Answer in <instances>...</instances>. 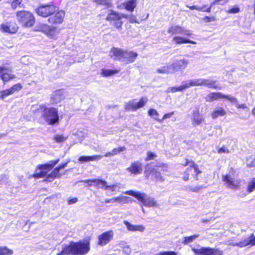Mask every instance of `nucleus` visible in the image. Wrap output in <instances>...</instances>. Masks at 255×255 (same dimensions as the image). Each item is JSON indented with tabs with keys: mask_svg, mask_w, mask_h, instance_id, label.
Wrapping results in <instances>:
<instances>
[{
	"mask_svg": "<svg viewBox=\"0 0 255 255\" xmlns=\"http://www.w3.org/2000/svg\"><path fill=\"white\" fill-rule=\"evenodd\" d=\"M90 250V243L88 240L71 242L68 246L67 251L71 255H85Z\"/></svg>",
	"mask_w": 255,
	"mask_h": 255,
	"instance_id": "obj_1",
	"label": "nucleus"
},
{
	"mask_svg": "<svg viewBox=\"0 0 255 255\" xmlns=\"http://www.w3.org/2000/svg\"><path fill=\"white\" fill-rule=\"evenodd\" d=\"M16 16L18 22L23 27H31L35 23V17L34 14L30 11L26 10L17 11L16 13Z\"/></svg>",
	"mask_w": 255,
	"mask_h": 255,
	"instance_id": "obj_2",
	"label": "nucleus"
},
{
	"mask_svg": "<svg viewBox=\"0 0 255 255\" xmlns=\"http://www.w3.org/2000/svg\"><path fill=\"white\" fill-rule=\"evenodd\" d=\"M124 193L134 197L144 206L147 207H159L158 203L154 198L148 196L144 193L133 190L127 191Z\"/></svg>",
	"mask_w": 255,
	"mask_h": 255,
	"instance_id": "obj_3",
	"label": "nucleus"
},
{
	"mask_svg": "<svg viewBox=\"0 0 255 255\" xmlns=\"http://www.w3.org/2000/svg\"><path fill=\"white\" fill-rule=\"evenodd\" d=\"M127 15L121 14L119 12L111 9L106 17V20L110 24L119 30L123 28L124 22L122 20L123 17L127 18Z\"/></svg>",
	"mask_w": 255,
	"mask_h": 255,
	"instance_id": "obj_4",
	"label": "nucleus"
},
{
	"mask_svg": "<svg viewBox=\"0 0 255 255\" xmlns=\"http://www.w3.org/2000/svg\"><path fill=\"white\" fill-rule=\"evenodd\" d=\"M57 7V6L52 3L42 4L35 9V12L41 17L44 18L49 17L56 11Z\"/></svg>",
	"mask_w": 255,
	"mask_h": 255,
	"instance_id": "obj_5",
	"label": "nucleus"
},
{
	"mask_svg": "<svg viewBox=\"0 0 255 255\" xmlns=\"http://www.w3.org/2000/svg\"><path fill=\"white\" fill-rule=\"evenodd\" d=\"M8 63H3L0 66V78L4 84L15 78L11 67L7 66Z\"/></svg>",
	"mask_w": 255,
	"mask_h": 255,
	"instance_id": "obj_6",
	"label": "nucleus"
},
{
	"mask_svg": "<svg viewBox=\"0 0 255 255\" xmlns=\"http://www.w3.org/2000/svg\"><path fill=\"white\" fill-rule=\"evenodd\" d=\"M148 101L146 97H141L138 101L134 99L126 104L125 108L128 110L136 111L144 107Z\"/></svg>",
	"mask_w": 255,
	"mask_h": 255,
	"instance_id": "obj_7",
	"label": "nucleus"
},
{
	"mask_svg": "<svg viewBox=\"0 0 255 255\" xmlns=\"http://www.w3.org/2000/svg\"><path fill=\"white\" fill-rule=\"evenodd\" d=\"M65 17V11L60 9L57 6L56 11L48 19L49 23L53 25H59L63 23Z\"/></svg>",
	"mask_w": 255,
	"mask_h": 255,
	"instance_id": "obj_8",
	"label": "nucleus"
},
{
	"mask_svg": "<svg viewBox=\"0 0 255 255\" xmlns=\"http://www.w3.org/2000/svg\"><path fill=\"white\" fill-rule=\"evenodd\" d=\"M220 99H226L233 103H236L237 101L236 98L223 95L220 92H211L208 94L205 98V101L208 102H211Z\"/></svg>",
	"mask_w": 255,
	"mask_h": 255,
	"instance_id": "obj_9",
	"label": "nucleus"
},
{
	"mask_svg": "<svg viewBox=\"0 0 255 255\" xmlns=\"http://www.w3.org/2000/svg\"><path fill=\"white\" fill-rule=\"evenodd\" d=\"M19 29V27L14 20L3 23L0 25V30L3 33H7L10 34L16 33Z\"/></svg>",
	"mask_w": 255,
	"mask_h": 255,
	"instance_id": "obj_10",
	"label": "nucleus"
},
{
	"mask_svg": "<svg viewBox=\"0 0 255 255\" xmlns=\"http://www.w3.org/2000/svg\"><path fill=\"white\" fill-rule=\"evenodd\" d=\"M192 250L195 255H223V252L216 249L201 247Z\"/></svg>",
	"mask_w": 255,
	"mask_h": 255,
	"instance_id": "obj_11",
	"label": "nucleus"
},
{
	"mask_svg": "<svg viewBox=\"0 0 255 255\" xmlns=\"http://www.w3.org/2000/svg\"><path fill=\"white\" fill-rule=\"evenodd\" d=\"M22 87L23 86L21 83H17L12 85L9 88L0 91V99L3 100L5 97L20 91Z\"/></svg>",
	"mask_w": 255,
	"mask_h": 255,
	"instance_id": "obj_12",
	"label": "nucleus"
},
{
	"mask_svg": "<svg viewBox=\"0 0 255 255\" xmlns=\"http://www.w3.org/2000/svg\"><path fill=\"white\" fill-rule=\"evenodd\" d=\"M22 87L23 86L21 83H17L12 85L9 88L0 91V99L3 100L5 97L20 91Z\"/></svg>",
	"mask_w": 255,
	"mask_h": 255,
	"instance_id": "obj_13",
	"label": "nucleus"
},
{
	"mask_svg": "<svg viewBox=\"0 0 255 255\" xmlns=\"http://www.w3.org/2000/svg\"><path fill=\"white\" fill-rule=\"evenodd\" d=\"M222 180L225 182L226 186L228 188L236 189L240 187V181L233 179L231 175L228 174L223 175Z\"/></svg>",
	"mask_w": 255,
	"mask_h": 255,
	"instance_id": "obj_14",
	"label": "nucleus"
},
{
	"mask_svg": "<svg viewBox=\"0 0 255 255\" xmlns=\"http://www.w3.org/2000/svg\"><path fill=\"white\" fill-rule=\"evenodd\" d=\"M59 161V160L56 161H52L50 163L46 164L45 165L39 166V168L41 170L40 173H36L33 174V177L35 178H41L44 177L46 174L47 171L51 170Z\"/></svg>",
	"mask_w": 255,
	"mask_h": 255,
	"instance_id": "obj_15",
	"label": "nucleus"
},
{
	"mask_svg": "<svg viewBox=\"0 0 255 255\" xmlns=\"http://www.w3.org/2000/svg\"><path fill=\"white\" fill-rule=\"evenodd\" d=\"M228 245H232L233 246H238L243 248L247 246H255V235L252 234L248 238L245 239L239 243H229Z\"/></svg>",
	"mask_w": 255,
	"mask_h": 255,
	"instance_id": "obj_16",
	"label": "nucleus"
},
{
	"mask_svg": "<svg viewBox=\"0 0 255 255\" xmlns=\"http://www.w3.org/2000/svg\"><path fill=\"white\" fill-rule=\"evenodd\" d=\"M114 232L112 230L106 232L98 237V245L104 246L108 244L113 239Z\"/></svg>",
	"mask_w": 255,
	"mask_h": 255,
	"instance_id": "obj_17",
	"label": "nucleus"
},
{
	"mask_svg": "<svg viewBox=\"0 0 255 255\" xmlns=\"http://www.w3.org/2000/svg\"><path fill=\"white\" fill-rule=\"evenodd\" d=\"M125 50L118 47H113L110 51V57L114 60L122 61Z\"/></svg>",
	"mask_w": 255,
	"mask_h": 255,
	"instance_id": "obj_18",
	"label": "nucleus"
},
{
	"mask_svg": "<svg viewBox=\"0 0 255 255\" xmlns=\"http://www.w3.org/2000/svg\"><path fill=\"white\" fill-rule=\"evenodd\" d=\"M138 56V54L132 51L125 50L124 56L122 61L126 64L133 63L135 61Z\"/></svg>",
	"mask_w": 255,
	"mask_h": 255,
	"instance_id": "obj_19",
	"label": "nucleus"
},
{
	"mask_svg": "<svg viewBox=\"0 0 255 255\" xmlns=\"http://www.w3.org/2000/svg\"><path fill=\"white\" fill-rule=\"evenodd\" d=\"M188 64V61L186 59H180L176 60L175 62L170 64L171 67V69L172 73L185 68Z\"/></svg>",
	"mask_w": 255,
	"mask_h": 255,
	"instance_id": "obj_20",
	"label": "nucleus"
},
{
	"mask_svg": "<svg viewBox=\"0 0 255 255\" xmlns=\"http://www.w3.org/2000/svg\"><path fill=\"white\" fill-rule=\"evenodd\" d=\"M168 32L170 34H184V35L190 36L191 35L189 30H185L183 27L179 25H172L168 29Z\"/></svg>",
	"mask_w": 255,
	"mask_h": 255,
	"instance_id": "obj_21",
	"label": "nucleus"
},
{
	"mask_svg": "<svg viewBox=\"0 0 255 255\" xmlns=\"http://www.w3.org/2000/svg\"><path fill=\"white\" fill-rule=\"evenodd\" d=\"M57 113H45L43 117L48 125H54L58 122Z\"/></svg>",
	"mask_w": 255,
	"mask_h": 255,
	"instance_id": "obj_22",
	"label": "nucleus"
},
{
	"mask_svg": "<svg viewBox=\"0 0 255 255\" xmlns=\"http://www.w3.org/2000/svg\"><path fill=\"white\" fill-rule=\"evenodd\" d=\"M127 170L133 174H138L142 172V164L138 161H135L131 163L129 167L127 168Z\"/></svg>",
	"mask_w": 255,
	"mask_h": 255,
	"instance_id": "obj_23",
	"label": "nucleus"
},
{
	"mask_svg": "<svg viewBox=\"0 0 255 255\" xmlns=\"http://www.w3.org/2000/svg\"><path fill=\"white\" fill-rule=\"evenodd\" d=\"M45 28L43 30V32L48 37L51 38H55L56 36L59 33V30L56 27L45 25Z\"/></svg>",
	"mask_w": 255,
	"mask_h": 255,
	"instance_id": "obj_24",
	"label": "nucleus"
},
{
	"mask_svg": "<svg viewBox=\"0 0 255 255\" xmlns=\"http://www.w3.org/2000/svg\"><path fill=\"white\" fill-rule=\"evenodd\" d=\"M124 223L126 226L128 230L129 231H139L140 232H143L145 229V227L142 225H133L127 221H124Z\"/></svg>",
	"mask_w": 255,
	"mask_h": 255,
	"instance_id": "obj_25",
	"label": "nucleus"
},
{
	"mask_svg": "<svg viewBox=\"0 0 255 255\" xmlns=\"http://www.w3.org/2000/svg\"><path fill=\"white\" fill-rule=\"evenodd\" d=\"M121 189V184L115 183L113 185H108L107 183V186L105 189V190L107 191V194H111L113 195L116 192H119Z\"/></svg>",
	"mask_w": 255,
	"mask_h": 255,
	"instance_id": "obj_26",
	"label": "nucleus"
},
{
	"mask_svg": "<svg viewBox=\"0 0 255 255\" xmlns=\"http://www.w3.org/2000/svg\"><path fill=\"white\" fill-rule=\"evenodd\" d=\"M103 156L101 155H94L92 156H80L78 160L82 162H87L90 161H98L101 159Z\"/></svg>",
	"mask_w": 255,
	"mask_h": 255,
	"instance_id": "obj_27",
	"label": "nucleus"
},
{
	"mask_svg": "<svg viewBox=\"0 0 255 255\" xmlns=\"http://www.w3.org/2000/svg\"><path fill=\"white\" fill-rule=\"evenodd\" d=\"M173 41L174 42L175 44L177 45L186 43L195 44L196 43V42L194 41L190 40L188 39L179 36H174L173 38Z\"/></svg>",
	"mask_w": 255,
	"mask_h": 255,
	"instance_id": "obj_28",
	"label": "nucleus"
},
{
	"mask_svg": "<svg viewBox=\"0 0 255 255\" xmlns=\"http://www.w3.org/2000/svg\"><path fill=\"white\" fill-rule=\"evenodd\" d=\"M63 99V93L61 90L55 91L51 98V102L52 104H56L60 102Z\"/></svg>",
	"mask_w": 255,
	"mask_h": 255,
	"instance_id": "obj_29",
	"label": "nucleus"
},
{
	"mask_svg": "<svg viewBox=\"0 0 255 255\" xmlns=\"http://www.w3.org/2000/svg\"><path fill=\"white\" fill-rule=\"evenodd\" d=\"M216 81H211L209 79H201V86H206L209 88L214 89H221V87H218L216 85Z\"/></svg>",
	"mask_w": 255,
	"mask_h": 255,
	"instance_id": "obj_30",
	"label": "nucleus"
},
{
	"mask_svg": "<svg viewBox=\"0 0 255 255\" xmlns=\"http://www.w3.org/2000/svg\"><path fill=\"white\" fill-rule=\"evenodd\" d=\"M115 203H119L120 204H128L131 203L132 200L129 197L121 195L113 197Z\"/></svg>",
	"mask_w": 255,
	"mask_h": 255,
	"instance_id": "obj_31",
	"label": "nucleus"
},
{
	"mask_svg": "<svg viewBox=\"0 0 255 255\" xmlns=\"http://www.w3.org/2000/svg\"><path fill=\"white\" fill-rule=\"evenodd\" d=\"M119 71L120 70L117 69H108L103 68L101 70V75L104 77H108L118 74Z\"/></svg>",
	"mask_w": 255,
	"mask_h": 255,
	"instance_id": "obj_32",
	"label": "nucleus"
},
{
	"mask_svg": "<svg viewBox=\"0 0 255 255\" xmlns=\"http://www.w3.org/2000/svg\"><path fill=\"white\" fill-rule=\"evenodd\" d=\"M173 113H169L161 116V118H159V113H148L149 116L158 121H162L164 119H168L170 118L172 115Z\"/></svg>",
	"mask_w": 255,
	"mask_h": 255,
	"instance_id": "obj_33",
	"label": "nucleus"
},
{
	"mask_svg": "<svg viewBox=\"0 0 255 255\" xmlns=\"http://www.w3.org/2000/svg\"><path fill=\"white\" fill-rule=\"evenodd\" d=\"M137 5L136 0H129L124 3L125 8L130 12H132Z\"/></svg>",
	"mask_w": 255,
	"mask_h": 255,
	"instance_id": "obj_34",
	"label": "nucleus"
},
{
	"mask_svg": "<svg viewBox=\"0 0 255 255\" xmlns=\"http://www.w3.org/2000/svg\"><path fill=\"white\" fill-rule=\"evenodd\" d=\"M107 183L106 181L102 179H95L94 186L97 187L98 188H101L105 190Z\"/></svg>",
	"mask_w": 255,
	"mask_h": 255,
	"instance_id": "obj_35",
	"label": "nucleus"
},
{
	"mask_svg": "<svg viewBox=\"0 0 255 255\" xmlns=\"http://www.w3.org/2000/svg\"><path fill=\"white\" fill-rule=\"evenodd\" d=\"M147 176L148 177L151 176V177L155 178V180L159 181H163L164 180L163 177L161 175L160 173L156 170H152L150 172L148 173Z\"/></svg>",
	"mask_w": 255,
	"mask_h": 255,
	"instance_id": "obj_36",
	"label": "nucleus"
},
{
	"mask_svg": "<svg viewBox=\"0 0 255 255\" xmlns=\"http://www.w3.org/2000/svg\"><path fill=\"white\" fill-rule=\"evenodd\" d=\"M171 68V67L170 64H167L166 65H164L160 68H158L156 70V72L160 74H168L169 73H172Z\"/></svg>",
	"mask_w": 255,
	"mask_h": 255,
	"instance_id": "obj_37",
	"label": "nucleus"
},
{
	"mask_svg": "<svg viewBox=\"0 0 255 255\" xmlns=\"http://www.w3.org/2000/svg\"><path fill=\"white\" fill-rule=\"evenodd\" d=\"M189 165V168L194 170V172L196 174V175L200 173L201 171L199 170L197 166L192 161L186 160V163L184 164V166Z\"/></svg>",
	"mask_w": 255,
	"mask_h": 255,
	"instance_id": "obj_38",
	"label": "nucleus"
},
{
	"mask_svg": "<svg viewBox=\"0 0 255 255\" xmlns=\"http://www.w3.org/2000/svg\"><path fill=\"white\" fill-rule=\"evenodd\" d=\"M13 251L6 246H0V255H12Z\"/></svg>",
	"mask_w": 255,
	"mask_h": 255,
	"instance_id": "obj_39",
	"label": "nucleus"
},
{
	"mask_svg": "<svg viewBox=\"0 0 255 255\" xmlns=\"http://www.w3.org/2000/svg\"><path fill=\"white\" fill-rule=\"evenodd\" d=\"M93 1L98 5H104L108 8L112 6L111 0H93Z\"/></svg>",
	"mask_w": 255,
	"mask_h": 255,
	"instance_id": "obj_40",
	"label": "nucleus"
},
{
	"mask_svg": "<svg viewBox=\"0 0 255 255\" xmlns=\"http://www.w3.org/2000/svg\"><path fill=\"white\" fill-rule=\"evenodd\" d=\"M206 6V5H204L201 7H198L196 5H192V6H187L191 10H197L198 11H201L203 12H206L208 13L210 12V7H207L206 9H203V8Z\"/></svg>",
	"mask_w": 255,
	"mask_h": 255,
	"instance_id": "obj_41",
	"label": "nucleus"
},
{
	"mask_svg": "<svg viewBox=\"0 0 255 255\" xmlns=\"http://www.w3.org/2000/svg\"><path fill=\"white\" fill-rule=\"evenodd\" d=\"M255 190V177L253 178L249 183L247 191L249 193L253 192Z\"/></svg>",
	"mask_w": 255,
	"mask_h": 255,
	"instance_id": "obj_42",
	"label": "nucleus"
},
{
	"mask_svg": "<svg viewBox=\"0 0 255 255\" xmlns=\"http://www.w3.org/2000/svg\"><path fill=\"white\" fill-rule=\"evenodd\" d=\"M229 0H214L210 4L208 7H210V12L211 11V8L213 5L216 4L224 5L229 2Z\"/></svg>",
	"mask_w": 255,
	"mask_h": 255,
	"instance_id": "obj_43",
	"label": "nucleus"
},
{
	"mask_svg": "<svg viewBox=\"0 0 255 255\" xmlns=\"http://www.w3.org/2000/svg\"><path fill=\"white\" fill-rule=\"evenodd\" d=\"M61 174L59 173V169L58 168H55L49 175L48 178L54 179L57 177H60Z\"/></svg>",
	"mask_w": 255,
	"mask_h": 255,
	"instance_id": "obj_44",
	"label": "nucleus"
},
{
	"mask_svg": "<svg viewBox=\"0 0 255 255\" xmlns=\"http://www.w3.org/2000/svg\"><path fill=\"white\" fill-rule=\"evenodd\" d=\"M193 121L197 125L200 124L202 122V118L199 113H194L193 116Z\"/></svg>",
	"mask_w": 255,
	"mask_h": 255,
	"instance_id": "obj_45",
	"label": "nucleus"
},
{
	"mask_svg": "<svg viewBox=\"0 0 255 255\" xmlns=\"http://www.w3.org/2000/svg\"><path fill=\"white\" fill-rule=\"evenodd\" d=\"M67 138V136L63 135L56 134L53 137V139L58 143H61L65 141Z\"/></svg>",
	"mask_w": 255,
	"mask_h": 255,
	"instance_id": "obj_46",
	"label": "nucleus"
},
{
	"mask_svg": "<svg viewBox=\"0 0 255 255\" xmlns=\"http://www.w3.org/2000/svg\"><path fill=\"white\" fill-rule=\"evenodd\" d=\"M199 237L198 235H195L190 237H186L184 238L183 243L185 244H188L192 242L194 240Z\"/></svg>",
	"mask_w": 255,
	"mask_h": 255,
	"instance_id": "obj_47",
	"label": "nucleus"
},
{
	"mask_svg": "<svg viewBox=\"0 0 255 255\" xmlns=\"http://www.w3.org/2000/svg\"><path fill=\"white\" fill-rule=\"evenodd\" d=\"M22 0H13L11 3V6L13 9H15L18 7H20Z\"/></svg>",
	"mask_w": 255,
	"mask_h": 255,
	"instance_id": "obj_48",
	"label": "nucleus"
},
{
	"mask_svg": "<svg viewBox=\"0 0 255 255\" xmlns=\"http://www.w3.org/2000/svg\"><path fill=\"white\" fill-rule=\"evenodd\" d=\"M216 17L214 16H205L203 18V21L205 23H208L211 21H214L216 20Z\"/></svg>",
	"mask_w": 255,
	"mask_h": 255,
	"instance_id": "obj_49",
	"label": "nucleus"
},
{
	"mask_svg": "<svg viewBox=\"0 0 255 255\" xmlns=\"http://www.w3.org/2000/svg\"><path fill=\"white\" fill-rule=\"evenodd\" d=\"M126 150V148L125 146L119 147L118 148H115L112 150L114 155H116L121 152H123Z\"/></svg>",
	"mask_w": 255,
	"mask_h": 255,
	"instance_id": "obj_50",
	"label": "nucleus"
},
{
	"mask_svg": "<svg viewBox=\"0 0 255 255\" xmlns=\"http://www.w3.org/2000/svg\"><path fill=\"white\" fill-rule=\"evenodd\" d=\"M192 87L201 86V79H196L194 80H190Z\"/></svg>",
	"mask_w": 255,
	"mask_h": 255,
	"instance_id": "obj_51",
	"label": "nucleus"
},
{
	"mask_svg": "<svg viewBox=\"0 0 255 255\" xmlns=\"http://www.w3.org/2000/svg\"><path fill=\"white\" fill-rule=\"evenodd\" d=\"M240 11V8L238 6H234L228 9L226 12L228 13H237Z\"/></svg>",
	"mask_w": 255,
	"mask_h": 255,
	"instance_id": "obj_52",
	"label": "nucleus"
},
{
	"mask_svg": "<svg viewBox=\"0 0 255 255\" xmlns=\"http://www.w3.org/2000/svg\"><path fill=\"white\" fill-rule=\"evenodd\" d=\"M179 91H182L180 86L179 87H171L167 89L168 92L175 93Z\"/></svg>",
	"mask_w": 255,
	"mask_h": 255,
	"instance_id": "obj_53",
	"label": "nucleus"
},
{
	"mask_svg": "<svg viewBox=\"0 0 255 255\" xmlns=\"http://www.w3.org/2000/svg\"><path fill=\"white\" fill-rule=\"evenodd\" d=\"M182 91L192 87L190 80L185 82L184 83L180 85Z\"/></svg>",
	"mask_w": 255,
	"mask_h": 255,
	"instance_id": "obj_54",
	"label": "nucleus"
},
{
	"mask_svg": "<svg viewBox=\"0 0 255 255\" xmlns=\"http://www.w3.org/2000/svg\"><path fill=\"white\" fill-rule=\"evenodd\" d=\"M67 249H68V246L65 247L63 249V250L57 253L56 254V255H70V252H68L67 251Z\"/></svg>",
	"mask_w": 255,
	"mask_h": 255,
	"instance_id": "obj_55",
	"label": "nucleus"
},
{
	"mask_svg": "<svg viewBox=\"0 0 255 255\" xmlns=\"http://www.w3.org/2000/svg\"><path fill=\"white\" fill-rule=\"evenodd\" d=\"M156 157V155L151 152H147V156L146 158V160H150L153 159L155 157Z\"/></svg>",
	"mask_w": 255,
	"mask_h": 255,
	"instance_id": "obj_56",
	"label": "nucleus"
},
{
	"mask_svg": "<svg viewBox=\"0 0 255 255\" xmlns=\"http://www.w3.org/2000/svg\"><path fill=\"white\" fill-rule=\"evenodd\" d=\"M123 252L127 255H129L131 253V249L129 246H126L123 248Z\"/></svg>",
	"mask_w": 255,
	"mask_h": 255,
	"instance_id": "obj_57",
	"label": "nucleus"
},
{
	"mask_svg": "<svg viewBox=\"0 0 255 255\" xmlns=\"http://www.w3.org/2000/svg\"><path fill=\"white\" fill-rule=\"evenodd\" d=\"M219 153H229V150L227 147H222L218 150Z\"/></svg>",
	"mask_w": 255,
	"mask_h": 255,
	"instance_id": "obj_58",
	"label": "nucleus"
},
{
	"mask_svg": "<svg viewBox=\"0 0 255 255\" xmlns=\"http://www.w3.org/2000/svg\"><path fill=\"white\" fill-rule=\"evenodd\" d=\"M78 201V199L76 197L69 199L68 200V203L69 205L73 204Z\"/></svg>",
	"mask_w": 255,
	"mask_h": 255,
	"instance_id": "obj_59",
	"label": "nucleus"
},
{
	"mask_svg": "<svg viewBox=\"0 0 255 255\" xmlns=\"http://www.w3.org/2000/svg\"><path fill=\"white\" fill-rule=\"evenodd\" d=\"M160 255H177V253L174 252H164L160 253Z\"/></svg>",
	"mask_w": 255,
	"mask_h": 255,
	"instance_id": "obj_60",
	"label": "nucleus"
},
{
	"mask_svg": "<svg viewBox=\"0 0 255 255\" xmlns=\"http://www.w3.org/2000/svg\"><path fill=\"white\" fill-rule=\"evenodd\" d=\"M84 182L87 183L89 186L94 185V179H88L83 181Z\"/></svg>",
	"mask_w": 255,
	"mask_h": 255,
	"instance_id": "obj_61",
	"label": "nucleus"
},
{
	"mask_svg": "<svg viewBox=\"0 0 255 255\" xmlns=\"http://www.w3.org/2000/svg\"><path fill=\"white\" fill-rule=\"evenodd\" d=\"M201 188H202L201 186H200V187H199V186L193 187L190 188V190L192 192H198L201 189Z\"/></svg>",
	"mask_w": 255,
	"mask_h": 255,
	"instance_id": "obj_62",
	"label": "nucleus"
},
{
	"mask_svg": "<svg viewBox=\"0 0 255 255\" xmlns=\"http://www.w3.org/2000/svg\"><path fill=\"white\" fill-rule=\"evenodd\" d=\"M236 107L238 109H245L247 108V106L245 104H237Z\"/></svg>",
	"mask_w": 255,
	"mask_h": 255,
	"instance_id": "obj_63",
	"label": "nucleus"
},
{
	"mask_svg": "<svg viewBox=\"0 0 255 255\" xmlns=\"http://www.w3.org/2000/svg\"><path fill=\"white\" fill-rule=\"evenodd\" d=\"M105 203H107V204L114 203V198L106 199L105 200Z\"/></svg>",
	"mask_w": 255,
	"mask_h": 255,
	"instance_id": "obj_64",
	"label": "nucleus"
}]
</instances>
